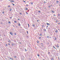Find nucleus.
Segmentation results:
<instances>
[{
    "instance_id": "nucleus-60",
    "label": "nucleus",
    "mask_w": 60,
    "mask_h": 60,
    "mask_svg": "<svg viewBox=\"0 0 60 60\" xmlns=\"http://www.w3.org/2000/svg\"><path fill=\"white\" fill-rule=\"evenodd\" d=\"M58 30H60L59 29H58Z\"/></svg>"
},
{
    "instance_id": "nucleus-19",
    "label": "nucleus",
    "mask_w": 60,
    "mask_h": 60,
    "mask_svg": "<svg viewBox=\"0 0 60 60\" xmlns=\"http://www.w3.org/2000/svg\"><path fill=\"white\" fill-rule=\"evenodd\" d=\"M18 25H19V26H20V23H19V24Z\"/></svg>"
},
{
    "instance_id": "nucleus-11",
    "label": "nucleus",
    "mask_w": 60,
    "mask_h": 60,
    "mask_svg": "<svg viewBox=\"0 0 60 60\" xmlns=\"http://www.w3.org/2000/svg\"><path fill=\"white\" fill-rule=\"evenodd\" d=\"M43 30H44V31H46V29H44Z\"/></svg>"
},
{
    "instance_id": "nucleus-37",
    "label": "nucleus",
    "mask_w": 60,
    "mask_h": 60,
    "mask_svg": "<svg viewBox=\"0 0 60 60\" xmlns=\"http://www.w3.org/2000/svg\"><path fill=\"white\" fill-rule=\"evenodd\" d=\"M37 22H39V20H37Z\"/></svg>"
},
{
    "instance_id": "nucleus-12",
    "label": "nucleus",
    "mask_w": 60,
    "mask_h": 60,
    "mask_svg": "<svg viewBox=\"0 0 60 60\" xmlns=\"http://www.w3.org/2000/svg\"><path fill=\"white\" fill-rule=\"evenodd\" d=\"M10 59H11V60H13V59H12V58H10Z\"/></svg>"
},
{
    "instance_id": "nucleus-30",
    "label": "nucleus",
    "mask_w": 60,
    "mask_h": 60,
    "mask_svg": "<svg viewBox=\"0 0 60 60\" xmlns=\"http://www.w3.org/2000/svg\"><path fill=\"white\" fill-rule=\"evenodd\" d=\"M28 4H26V6H28Z\"/></svg>"
},
{
    "instance_id": "nucleus-34",
    "label": "nucleus",
    "mask_w": 60,
    "mask_h": 60,
    "mask_svg": "<svg viewBox=\"0 0 60 60\" xmlns=\"http://www.w3.org/2000/svg\"><path fill=\"white\" fill-rule=\"evenodd\" d=\"M53 16H56V15H55V14H54Z\"/></svg>"
},
{
    "instance_id": "nucleus-31",
    "label": "nucleus",
    "mask_w": 60,
    "mask_h": 60,
    "mask_svg": "<svg viewBox=\"0 0 60 60\" xmlns=\"http://www.w3.org/2000/svg\"><path fill=\"white\" fill-rule=\"evenodd\" d=\"M2 13L4 14V11H3L2 12Z\"/></svg>"
},
{
    "instance_id": "nucleus-58",
    "label": "nucleus",
    "mask_w": 60,
    "mask_h": 60,
    "mask_svg": "<svg viewBox=\"0 0 60 60\" xmlns=\"http://www.w3.org/2000/svg\"><path fill=\"white\" fill-rule=\"evenodd\" d=\"M8 7H10V6H8Z\"/></svg>"
},
{
    "instance_id": "nucleus-61",
    "label": "nucleus",
    "mask_w": 60,
    "mask_h": 60,
    "mask_svg": "<svg viewBox=\"0 0 60 60\" xmlns=\"http://www.w3.org/2000/svg\"><path fill=\"white\" fill-rule=\"evenodd\" d=\"M51 6H52V5H51Z\"/></svg>"
},
{
    "instance_id": "nucleus-45",
    "label": "nucleus",
    "mask_w": 60,
    "mask_h": 60,
    "mask_svg": "<svg viewBox=\"0 0 60 60\" xmlns=\"http://www.w3.org/2000/svg\"><path fill=\"white\" fill-rule=\"evenodd\" d=\"M52 60H54V59H53V58H52Z\"/></svg>"
},
{
    "instance_id": "nucleus-6",
    "label": "nucleus",
    "mask_w": 60,
    "mask_h": 60,
    "mask_svg": "<svg viewBox=\"0 0 60 60\" xmlns=\"http://www.w3.org/2000/svg\"><path fill=\"white\" fill-rule=\"evenodd\" d=\"M8 41V42H11V41H10V39H9Z\"/></svg>"
},
{
    "instance_id": "nucleus-8",
    "label": "nucleus",
    "mask_w": 60,
    "mask_h": 60,
    "mask_svg": "<svg viewBox=\"0 0 60 60\" xmlns=\"http://www.w3.org/2000/svg\"><path fill=\"white\" fill-rule=\"evenodd\" d=\"M52 11V13H54V12H55V11Z\"/></svg>"
},
{
    "instance_id": "nucleus-22",
    "label": "nucleus",
    "mask_w": 60,
    "mask_h": 60,
    "mask_svg": "<svg viewBox=\"0 0 60 60\" xmlns=\"http://www.w3.org/2000/svg\"><path fill=\"white\" fill-rule=\"evenodd\" d=\"M26 12V13L27 14H28V13Z\"/></svg>"
},
{
    "instance_id": "nucleus-49",
    "label": "nucleus",
    "mask_w": 60,
    "mask_h": 60,
    "mask_svg": "<svg viewBox=\"0 0 60 60\" xmlns=\"http://www.w3.org/2000/svg\"><path fill=\"white\" fill-rule=\"evenodd\" d=\"M10 18H11H11H12V17H10Z\"/></svg>"
},
{
    "instance_id": "nucleus-53",
    "label": "nucleus",
    "mask_w": 60,
    "mask_h": 60,
    "mask_svg": "<svg viewBox=\"0 0 60 60\" xmlns=\"http://www.w3.org/2000/svg\"><path fill=\"white\" fill-rule=\"evenodd\" d=\"M42 47H43V45H41Z\"/></svg>"
},
{
    "instance_id": "nucleus-56",
    "label": "nucleus",
    "mask_w": 60,
    "mask_h": 60,
    "mask_svg": "<svg viewBox=\"0 0 60 60\" xmlns=\"http://www.w3.org/2000/svg\"><path fill=\"white\" fill-rule=\"evenodd\" d=\"M46 27H48V26H46Z\"/></svg>"
},
{
    "instance_id": "nucleus-1",
    "label": "nucleus",
    "mask_w": 60,
    "mask_h": 60,
    "mask_svg": "<svg viewBox=\"0 0 60 60\" xmlns=\"http://www.w3.org/2000/svg\"><path fill=\"white\" fill-rule=\"evenodd\" d=\"M59 45L58 44H57V48H59Z\"/></svg>"
},
{
    "instance_id": "nucleus-18",
    "label": "nucleus",
    "mask_w": 60,
    "mask_h": 60,
    "mask_svg": "<svg viewBox=\"0 0 60 60\" xmlns=\"http://www.w3.org/2000/svg\"><path fill=\"white\" fill-rule=\"evenodd\" d=\"M14 22H15V23H17V22L16 21H15Z\"/></svg>"
},
{
    "instance_id": "nucleus-33",
    "label": "nucleus",
    "mask_w": 60,
    "mask_h": 60,
    "mask_svg": "<svg viewBox=\"0 0 60 60\" xmlns=\"http://www.w3.org/2000/svg\"><path fill=\"white\" fill-rule=\"evenodd\" d=\"M40 36H41V34L40 35Z\"/></svg>"
},
{
    "instance_id": "nucleus-57",
    "label": "nucleus",
    "mask_w": 60,
    "mask_h": 60,
    "mask_svg": "<svg viewBox=\"0 0 60 60\" xmlns=\"http://www.w3.org/2000/svg\"><path fill=\"white\" fill-rule=\"evenodd\" d=\"M58 24H60V23H58Z\"/></svg>"
},
{
    "instance_id": "nucleus-46",
    "label": "nucleus",
    "mask_w": 60,
    "mask_h": 60,
    "mask_svg": "<svg viewBox=\"0 0 60 60\" xmlns=\"http://www.w3.org/2000/svg\"><path fill=\"white\" fill-rule=\"evenodd\" d=\"M42 27H44V26H43V25H42Z\"/></svg>"
},
{
    "instance_id": "nucleus-63",
    "label": "nucleus",
    "mask_w": 60,
    "mask_h": 60,
    "mask_svg": "<svg viewBox=\"0 0 60 60\" xmlns=\"http://www.w3.org/2000/svg\"><path fill=\"white\" fill-rule=\"evenodd\" d=\"M7 29V30L8 29Z\"/></svg>"
},
{
    "instance_id": "nucleus-47",
    "label": "nucleus",
    "mask_w": 60,
    "mask_h": 60,
    "mask_svg": "<svg viewBox=\"0 0 60 60\" xmlns=\"http://www.w3.org/2000/svg\"><path fill=\"white\" fill-rule=\"evenodd\" d=\"M39 39H40L41 38V37H39Z\"/></svg>"
},
{
    "instance_id": "nucleus-41",
    "label": "nucleus",
    "mask_w": 60,
    "mask_h": 60,
    "mask_svg": "<svg viewBox=\"0 0 60 60\" xmlns=\"http://www.w3.org/2000/svg\"><path fill=\"white\" fill-rule=\"evenodd\" d=\"M56 3H58V1H56Z\"/></svg>"
},
{
    "instance_id": "nucleus-38",
    "label": "nucleus",
    "mask_w": 60,
    "mask_h": 60,
    "mask_svg": "<svg viewBox=\"0 0 60 60\" xmlns=\"http://www.w3.org/2000/svg\"><path fill=\"white\" fill-rule=\"evenodd\" d=\"M55 40H56V38H55Z\"/></svg>"
},
{
    "instance_id": "nucleus-29",
    "label": "nucleus",
    "mask_w": 60,
    "mask_h": 60,
    "mask_svg": "<svg viewBox=\"0 0 60 60\" xmlns=\"http://www.w3.org/2000/svg\"><path fill=\"white\" fill-rule=\"evenodd\" d=\"M20 15H21L22 14V13H20Z\"/></svg>"
},
{
    "instance_id": "nucleus-16",
    "label": "nucleus",
    "mask_w": 60,
    "mask_h": 60,
    "mask_svg": "<svg viewBox=\"0 0 60 60\" xmlns=\"http://www.w3.org/2000/svg\"><path fill=\"white\" fill-rule=\"evenodd\" d=\"M12 4H13V5H14H14H15L14 4L12 3Z\"/></svg>"
},
{
    "instance_id": "nucleus-20",
    "label": "nucleus",
    "mask_w": 60,
    "mask_h": 60,
    "mask_svg": "<svg viewBox=\"0 0 60 60\" xmlns=\"http://www.w3.org/2000/svg\"><path fill=\"white\" fill-rule=\"evenodd\" d=\"M10 11H11V9H10Z\"/></svg>"
},
{
    "instance_id": "nucleus-42",
    "label": "nucleus",
    "mask_w": 60,
    "mask_h": 60,
    "mask_svg": "<svg viewBox=\"0 0 60 60\" xmlns=\"http://www.w3.org/2000/svg\"><path fill=\"white\" fill-rule=\"evenodd\" d=\"M50 53V52H48V54H49Z\"/></svg>"
},
{
    "instance_id": "nucleus-52",
    "label": "nucleus",
    "mask_w": 60,
    "mask_h": 60,
    "mask_svg": "<svg viewBox=\"0 0 60 60\" xmlns=\"http://www.w3.org/2000/svg\"><path fill=\"white\" fill-rule=\"evenodd\" d=\"M15 35H16V34L15 33Z\"/></svg>"
},
{
    "instance_id": "nucleus-4",
    "label": "nucleus",
    "mask_w": 60,
    "mask_h": 60,
    "mask_svg": "<svg viewBox=\"0 0 60 60\" xmlns=\"http://www.w3.org/2000/svg\"><path fill=\"white\" fill-rule=\"evenodd\" d=\"M10 2H14V1L13 0H11Z\"/></svg>"
},
{
    "instance_id": "nucleus-59",
    "label": "nucleus",
    "mask_w": 60,
    "mask_h": 60,
    "mask_svg": "<svg viewBox=\"0 0 60 60\" xmlns=\"http://www.w3.org/2000/svg\"><path fill=\"white\" fill-rule=\"evenodd\" d=\"M1 24H3V23H2V22L1 23Z\"/></svg>"
},
{
    "instance_id": "nucleus-7",
    "label": "nucleus",
    "mask_w": 60,
    "mask_h": 60,
    "mask_svg": "<svg viewBox=\"0 0 60 60\" xmlns=\"http://www.w3.org/2000/svg\"><path fill=\"white\" fill-rule=\"evenodd\" d=\"M32 26H34H34H35V25H34V24H33Z\"/></svg>"
},
{
    "instance_id": "nucleus-54",
    "label": "nucleus",
    "mask_w": 60,
    "mask_h": 60,
    "mask_svg": "<svg viewBox=\"0 0 60 60\" xmlns=\"http://www.w3.org/2000/svg\"><path fill=\"white\" fill-rule=\"evenodd\" d=\"M29 11V10H28V11Z\"/></svg>"
},
{
    "instance_id": "nucleus-13",
    "label": "nucleus",
    "mask_w": 60,
    "mask_h": 60,
    "mask_svg": "<svg viewBox=\"0 0 60 60\" xmlns=\"http://www.w3.org/2000/svg\"><path fill=\"white\" fill-rule=\"evenodd\" d=\"M56 33H57L58 32L57 30H56Z\"/></svg>"
},
{
    "instance_id": "nucleus-43",
    "label": "nucleus",
    "mask_w": 60,
    "mask_h": 60,
    "mask_svg": "<svg viewBox=\"0 0 60 60\" xmlns=\"http://www.w3.org/2000/svg\"><path fill=\"white\" fill-rule=\"evenodd\" d=\"M38 12H40L41 11H38Z\"/></svg>"
},
{
    "instance_id": "nucleus-15",
    "label": "nucleus",
    "mask_w": 60,
    "mask_h": 60,
    "mask_svg": "<svg viewBox=\"0 0 60 60\" xmlns=\"http://www.w3.org/2000/svg\"><path fill=\"white\" fill-rule=\"evenodd\" d=\"M30 4H33V2H30Z\"/></svg>"
},
{
    "instance_id": "nucleus-26",
    "label": "nucleus",
    "mask_w": 60,
    "mask_h": 60,
    "mask_svg": "<svg viewBox=\"0 0 60 60\" xmlns=\"http://www.w3.org/2000/svg\"><path fill=\"white\" fill-rule=\"evenodd\" d=\"M41 44H42V45H43V44L42 43H41Z\"/></svg>"
},
{
    "instance_id": "nucleus-27",
    "label": "nucleus",
    "mask_w": 60,
    "mask_h": 60,
    "mask_svg": "<svg viewBox=\"0 0 60 60\" xmlns=\"http://www.w3.org/2000/svg\"><path fill=\"white\" fill-rule=\"evenodd\" d=\"M15 58H16V56H15Z\"/></svg>"
},
{
    "instance_id": "nucleus-25",
    "label": "nucleus",
    "mask_w": 60,
    "mask_h": 60,
    "mask_svg": "<svg viewBox=\"0 0 60 60\" xmlns=\"http://www.w3.org/2000/svg\"><path fill=\"white\" fill-rule=\"evenodd\" d=\"M23 2H24V3H25L26 2V1H24V0H23Z\"/></svg>"
},
{
    "instance_id": "nucleus-10",
    "label": "nucleus",
    "mask_w": 60,
    "mask_h": 60,
    "mask_svg": "<svg viewBox=\"0 0 60 60\" xmlns=\"http://www.w3.org/2000/svg\"><path fill=\"white\" fill-rule=\"evenodd\" d=\"M47 38H49V36H47Z\"/></svg>"
},
{
    "instance_id": "nucleus-39",
    "label": "nucleus",
    "mask_w": 60,
    "mask_h": 60,
    "mask_svg": "<svg viewBox=\"0 0 60 60\" xmlns=\"http://www.w3.org/2000/svg\"><path fill=\"white\" fill-rule=\"evenodd\" d=\"M25 51H27V50H26V49H25Z\"/></svg>"
},
{
    "instance_id": "nucleus-50",
    "label": "nucleus",
    "mask_w": 60,
    "mask_h": 60,
    "mask_svg": "<svg viewBox=\"0 0 60 60\" xmlns=\"http://www.w3.org/2000/svg\"><path fill=\"white\" fill-rule=\"evenodd\" d=\"M58 58L59 59V57H58Z\"/></svg>"
},
{
    "instance_id": "nucleus-28",
    "label": "nucleus",
    "mask_w": 60,
    "mask_h": 60,
    "mask_svg": "<svg viewBox=\"0 0 60 60\" xmlns=\"http://www.w3.org/2000/svg\"><path fill=\"white\" fill-rule=\"evenodd\" d=\"M8 23H9V24H11V22H9Z\"/></svg>"
},
{
    "instance_id": "nucleus-32",
    "label": "nucleus",
    "mask_w": 60,
    "mask_h": 60,
    "mask_svg": "<svg viewBox=\"0 0 60 60\" xmlns=\"http://www.w3.org/2000/svg\"><path fill=\"white\" fill-rule=\"evenodd\" d=\"M28 27H29V24H28Z\"/></svg>"
},
{
    "instance_id": "nucleus-5",
    "label": "nucleus",
    "mask_w": 60,
    "mask_h": 60,
    "mask_svg": "<svg viewBox=\"0 0 60 60\" xmlns=\"http://www.w3.org/2000/svg\"><path fill=\"white\" fill-rule=\"evenodd\" d=\"M25 9H26V11H27L28 10V9L27 8H25Z\"/></svg>"
},
{
    "instance_id": "nucleus-23",
    "label": "nucleus",
    "mask_w": 60,
    "mask_h": 60,
    "mask_svg": "<svg viewBox=\"0 0 60 60\" xmlns=\"http://www.w3.org/2000/svg\"><path fill=\"white\" fill-rule=\"evenodd\" d=\"M58 16H60V15L59 14L58 15Z\"/></svg>"
},
{
    "instance_id": "nucleus-62",
    "label": "nucleus",
    "mask_w": 60,
    "mask_h": 60,
    "mask_svg": "<svg viewBox=\"0 0 60 60\" xmlns=\"http://www.w3.org/2000/svg\"><path fill=\"white\" fill-rule=\"evenodd\" d=\"M13 26H14H14L13 25Z\"/></svg>"
},
{
    "instance_id": "nucleus-3",
    "label": "nucleus",
    "mask_w": 60,
    "mask_h": 60,
    "mask_svg": "<svg viewBox=\"0 0 60 60\" xmlns=\"http://www.w3.org/2000/svg\"><path fill=\"white\" fill-rule=\"evenodd\" d=\"M46 24L47 25H48V26H49V25H50V24L49 23H48L47 22L46 23Z\"/></svg>"
},
{
    "instance_id": "nucleus-51",
    "label": "nucleus",
    "mask_w": 60,
    "mask_h": 60,
    "mask_svg": "<svg viewBox=\"0 0 60 60\" xmlns=\"http://www.w3.org/2000/svg\"><path fill=\"white\" fill-rule=\"evenodd\" d=\"M49 8H50V6H49Z\"/></svg>"
},
{
    "instance_id": "nucleus-55",
    "label": "nucleus",
    "mask_w": 60,
    "mask_h": 60,
    "mask_svg": "<svg viewBox=\"0 0 60 60\" xmlns=\"http://www.w3.org/2000/svg\"><path fill=\"white\" fill-rule=\"evenodd\" d=\"M20 44H21V42H20Z\"/></svg>"
},
{
    "instance_id": "nucleus-44",
    "label": "nucleus",
    "mask_w": 60,
    "mask_h": 60,
    "mask_svg": "<svg viewBox=\"0 0 60 60\" xmlns=\"http://www.w3.org/2000/svg\"><path fill=\"white\" fill-rule=\"evenodd\" d=\"M37 43H39V41H37Z\"/></svg>"
},
{
    "instance_id": "nucleus-9",
    "label": "nucleus",
    "mask_w": 60,
    "mask_h": 60,
    "mask_svg": "<svg viewBox=\"0 0 60 60\" xmlns=\"http://www.w3.org/2000/svg\"><path fill=\"white\" fill-rule=\"evenodd\" d=\"M53 47L55 49H56V48L55 47V46H53Z\"/></svg>"
},
{
    "instance_id": "nucleus-24",
    "label": "nucleus",
    "mask_w": 60,
    "mask_h": 60,
    "mask_svg": "<svg viewBox=\"0 0 60 60\" xmlns=\"http://www.w3.org/2000/svg\"><path fill=\"white\" fill-rule=\"evenodd\" d=\"M8 46V45H7V44H6V46Z\"/></svg>"
},
{
    "instance_id": "nucleus-48",
    "label": "nucleus",
    "mask_w": 60,
    "mask_h": 60,
    "mask_svg": "<svg viewBox=\"0 0 60 60\" xmlns=\"http://www.w3.org/2000/svg\"><path fill=\"white\" fill-rule=\"evenodd\" d=\"M44 3H46V2L44 1Z\"/></svg>"
},
{
    "instance_id": "nucleus-36",
    "label": "nucleus",
    "mask_w": 60,
    "mask_h": 60,
    "mask_svg": "<svg viewBox=\"0 0 60 60\" xmlns=\"http://www.w3.org/2000/svg\"><path fill=\"white\" fill-rule=\"evenodd\" d=\"M8 45H10V43H8Z\"/></svg>"
},
{
    "instance_id": "nucleus-2",
    "label": "nucleus",
    "mask_w": 60,
    "mask_h": 60,
    "mask_svg": "<svg viewBox=\"0 0 60 60\" xmlns=\"http://www.w3.org/2000/svg\"><path fill=\"white\" fill-rule=\"evenodd\" d=\"M10 34H11V35H13V33H11V32L10 33Z\"/></svg>"
},
{
    "instance_id": "nucleus-14",
    "label": "nucleus",
    "mask_w": 60,
    "mask_h": 60,
    "mask_svg": "<svg viewBox=\"0 0 60 60\" xmlns=\"http://www.w3.org/2000/svg\"><path fill=\"white\" fill-rule=\"evenodd\" d=\"M12 46H14V44L12 43Z\"/></svg>"
},
{
    "instance_id": "nucleus-17",
    "label": "nucleus",
    "mask_w": 60,
    "mask_h": 60,
    "mask_svg": "<svg viewBox=\"0 0 60 60\" xmlns=\"http://www.w3.org/2000/svg\"><path fill=\"white\" fill-rule=\"evenodd\" d=\"M21 60H24V59L23 58H21Z\"/></svg>"
},
{
    "instance_id": "nucleus-40",
    "label": "nucleus",
    "mask_w": 60,
    "mask_h": 60,
    "mask_svg": "<svg viewBox=\"0 0 60 60\" xmlns=\"http://www.w3.org/2000/svg\"><path fill=\"white\" fill-rule=\"evenodd\" d=\"M27 34H28V31H27Z\"/></svg>"
},
{
    "instance_id": "nucleus-35",
    "label": "nucleus",
    "mask_w": 60,
    "mask_h": 60,
    "mask_svg": "<svg viewBox=\"0 0 60 60\" xmlns=\"http://www.w3.org/2000/svg\"><path fill=\"white\" fill-rule=\"evenodd\" d=\"M19 19H20L19 18L18 19V20H19Z\"/></svg>"
},
{
    "instance_id": "nucleus-21",
    "label": "nucleus",
    "mask_w": 60,
    "mask_h": 60,
    "mask_svg": "<svg viewBox=\"0 0 60 60\" xmlns=\"http://www.w3.org/2000/svg\"><path fill=\"white\" fill-rule=\"evenodd\" d=\"M37 55V56H39V54H38Z\"/></svg>"
}]
</instances>
